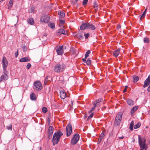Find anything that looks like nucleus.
Returning a JSON list of instances; mask_svg holds the SVG:
<instances>
[{"mask_svg": "<svg viewBox=\"0 0 150 150\" xmlns=\"http://www.w3.org/2000/svg\"><path fill=\"white\" fill-rule=\"evenodd\" d=\"M122 113L121 112H119L117 115L116 118V119L118 120H121V121L122 117Z\"/></svg>", "mask_w": 150, "mask_h": 150, "instance_id": "obj_17", "label": "nucleus"}, {"mask_svg": "<svg viewBox=\"0 0 150 150\" xmlns=\"http://www.w3.org/2000/svg\"><path fill=\"white\" fill-rule=\"evenodd\" d=\"M48 25L49 27L51 28H54L55 27V25L54 23H50Z\"/></svg>", "mask_w": 150, "mask_h": 150, "instance_id": "obj_35", "label": "nucleus"}, {"mask_svg": "<svg viewBox=\"0 0 150 150\" xmlns=\"http://www.w3.org/2000/svg\"><path fill=\"white\" fill-rule=\"evenodd\" d=\"M63 46H60L59 47H56V51L58 55H62L63 53Z\"/></svg>", "mask_w": 150, "mask_h": 150, "instance_id": "obj_7", "label": "nucleus"}, {"mask_svg": "<svg viewBox=\"0 0 150 150\" xmlns=\"http://www.w3.org/2000/svg\"><path fill=\"white\" fill-rule=\"evenodd\" d=\"M71 51L72 52L73 54H74V53L75 52V50L73 48H72L71 49Z\"/></svg>", "mask_w": 150, "mask_h": 150, "instance_id": "obj_44", "label": "nucleus"}, {"mask_svg": "<svg viewBox=\"0 0 150 150\" xmlns=\"http://www.w3.org/2000/svg\"><path fill=\"white\" fill-rule=\"evenodd\" d=\"M121 120H118L116 119V118L115 117V125H118L120 124L121 122Z\"/></svg>", "mask_w": 150, "mask_h": 150, "instance_id": "obj_30", "label": "nucleus"}, {"mask_svg": "<svg viewBox=\"0 0 150 150\" xmlns=\"http://www.w3.org/2000/svg\"><path fill=\"white\" fill-rule=\"evenodd\" d=\"M6 69L5 70H4L3 73L4 75L6 76H8V71H6Z\"/></svg>", "mask_w": 150, "mask_h": 150, "instance_id": "obj_43", "label": "nucleus"}, {"mask_svg": "<svg viewBox=\"0 0 150 150\" xmlns=\"http://www.w3.org/2000/svg\"><path fill=\"white\" fill-rule=\"evenodd\" d=\"M60 96L62 99H65L67 96L66 92L64 91H61L60 92Z\"/></svg>", "mask_w": 150, "mask_h": 150, "instance_id": "obj_12", "label": "nucleus"}, {"mask_svg": "<svg viewBox=\"0 0 150 150\" xmlns=\"http://www.w3.org/2000/svg\"><path fill=\"white\" fill-rule=\"evenodd\" d=\"M12 128V126L11 125H9V126H7V129L8 130H11Z\"/></svg>", "mask_w": 150, "mask_h": 150, "instance_id": "obj_45", "label": "nucleus"}, {"mask_svg": "<svg viewBox=\"0 0 150 150\" xmlns=\"http://www.w3.org/2000/svg\"><path fill=\"white\" fill-rule=\"evenodd\" d=\"M58 14L59 18H63L65 16V13L63 11H59Z\"/></svg>", "mask_w": 150, "mask_h": 150, "instance_id": "obj_20", "label": "nucleus"}, {"mask_svg": "<svg viewBox=\"0 0 150 150\" xmlns=\"http://www.w3.org/2000/svg\"><path fill=\"white\" fill-rule=\"evenodd\" d=\"M30 98L32 100H35L36 99V98L34 93H32L30 94Z\"/></svg>", "mask_w": 150, "mask_h": 150, "instance_id": "obj_24", "label": "nucleus"}, {"mask_svg": "<svg viewBox=\"0 0 150 150\" xmlns=\"http://www.w3.org/2000/svg\"><path fill=\"white\" fill-rule=\"evenodd\" d=\"M141 125V124L140 123H138L137 125H135L134 126V128L135 129H137Z\"/></svg>", "mask_w": 150, "mask_h": 150, "instance_id": "obj_33", "label": "nucleus"}, {"mask_svg": "<svg viewBox=\"0 0 150 150\" xmlns=\"http://www.w3.org/2000/svg\"><path fill=\"white\" fill-rule=\"evenodd\" d=\"M65 68L66 66L64 64L58 63L54 66V70L55 72L59 73L64 71Z\"/></svg>", "mask_w": 150, "mask_h": 150, "instance_id": "obj_2", "label": "nucleus"}, {"mask_svg": "<svg viewBox=\"0 0 150 150\" xmlns=\"http://www.w3.org/2000/svg\"><path fill=\"white\" fill-rule=\"evenodd\" d=\"M134 122L132 121L130 124L129 128L131 131H132L133 130V127L134 125Z\"/></svg>", "mask_w": 150, "mask_h": 150, "instance_id": "obj_28", "label": "nucleus"}, {"mask_svg": "<svg viewBox=\"0 0 150 150\" xmlns=\"http://www.w3.org/2000/svg\"><path fill=\"white\" fill-rule=\"evenodd\" d=\"M89 35H90V34L88 33H87V34H85V33L84 34V36L86 39H87L88 38Z\"/></svg>", "mask_w": 150, "mask_h": 150, "instance_id": "obj_49", "label": "nucleus"}, {"mask_svg": "<svg viewBox=\"0 0 150 150\" xmlns=\"http://www.w3.org/2000/svg\"><path fill=\"white\" fill-rule=\"evenodd\" d=\"M3 70L6 69L7 66L8 64V62L5 57H4L2 60Z\"/></svg>", "mask_w": 150, "mask_h": 150, "instance_id": "obj_9", "label": "nucleus"}, {"mask_svg": "<svg viewBox=\"0 0 150 150\" xmlns=\"http://www.w3.org/2000/svg\"><path fill=\"white\" fill-rule=\"evenodd\" d=\"M42 86L40 81H37L34 83L33 88L34 89L38 90L42 88Z\"/></svg>", "mask_w": 150, "mask_h": 150, "instance_id": "obj_5", "label": "nucleus"}, {"mask_svg": "<svg viewBox=\"0 0 150 150\" xmlns=\"http://www.w3.org/2000/svg\"><path fill=\"white\" fill-rule=\"evenodd\" d=\"M147 10V8H146L145 10L144 11L143 13L144 14H146Z\"/></svg>", "mask_w": 150, "mask_h": 150, "instance_id": "obj_58", "label": "nucleus"}, {"mask_svg": "<svg viewBox=\"0 0 150 150\" xmlns=\"http://www.w3.org/2000/svg\"><path fill=\"white\" fill-rule=\"evenodd\" d=\"M121 28V26L120 25H118L117 26V29H120Z\"/></svg>", "mask_w": 150, "mask_h": 150, "instance_id": "obj_57", "label": "nucleus"}, {"mask_svg": "<svg viewBox=\"0 0 150 150\" xmlns=\"http://www.w3.org/2000/svg\"><path fill=\"white\" fill-rule=\"evenodd\" d=\"M144 41L145 43H147L149 42V40L147 38H144Z\"/></svg>", "mask_w": 150, "mask_h": 150, "instance_id": "obj_41", "label": "nucleus"}, {"mask_svg": "<svg viewBox=\"0 0 150 150\" xmlns=\"http://www.w3.org/2000/svg\"><path fill=\"white\" fill-rule=\"evenodd\" d=\"M27 21L29 24L33 25L34 24V22L33 18H30L27 20Z\"/></svg>", "mask_w": 150, "mask_h": 150, "instance_id": "obj_23", "label": "nucleus"}, {"mask_svg": "<svg viewBox=\"0 0 150 150\" xmlns=\"http://www.w3.org/2000/svg\"><path fill=\"white\" fill-rule=\"evenodd\" d=\"M150 83V74L149 76L145 80L144 84L143 86L144 88L147 86Z\"/></svg>", "mask_w": 150, "mask_h": 150, "instance_id": "obj_10", "label": "nucleus"}, {"mask_svg": "<svg viewBox=\"0 0 150 150\" xmlns=\"http://www.w3.org/2000/svg\"><path fill=\"white\" fill-rule=\"evenodd\" d=\"M138 108V106H136L132 108L131 110V113L132 115L137 110Z\"/></svg>", "mask_w": 150, "mask_h": 150, "instance_id": "obj_21", "label": "nucleus"}, {"mask_svg": "<svg viewBox=\"0 0 150 150\" xmlns=\"http://www.w3.org/2000/svg\"><path fill=\"white\" fill-rule=\"evenodd\" d=\"M139 137V143L140 148V150H146L147 147L145 145V139L143 137L141 138L140 135Z\"/></svg>", "mask_w": 150, "mask_h": 150, "instance_id": "obj_3", "label": "nucleus"}, {"mask_svg": "<svg viewBox=\"0 0 150 150\" xmlns=\"http://www.w3.org/2000/svg\"><path fill=\"white\" fill-rule=\"evenodd\" d=\"M40 40L42 41H45L47 40L46 36L45 35H44L40 38Z\"/></svg>", "mask_w": 150, "mask_h": 150, "instance_id": "obj_34", "label": "nucleus"}, {"mask_svg": "<svg viewBox=\"0 0 150 150\" xmlns=\"http://www.w3.org/2000/svg\"><path fill=\"white\" fill-rule=\"evenodd\" d=\"M101 99H97L93 103V104L95 107L99 106L100 105L99 103L101 101Z\"/></svg>", "mask_w": 150, "mask_h": 150, "instance_id": "obj_13", "label": "nucleus"}, {"mask_svg": "<svg viewBox=\"0 0 150 150\" xmlns=\"http://www.w3.org/2000/svg\"><path fill=\"white\" fill-rule=\"evenodd\" d=\"M35 10V8L34 7L32 6L30 8V9L29 11V12L30 13H32Z\"/></svg>", "mask_w": 150, "mask_h": 150, "instance_id": "obj_37", "label": "nucleus"}, {"mask_svg": "<svg viewBox=\"0 0 150 150\" xmlns=\"http://www.w3.org/2000/svg\"><path fill=\"white\" fill-rule=\"evenodd\" d=\"M79 135L78 134H76L74 136L73 138L71 139V143L74 145L79 140Z\"/></svg>", "mask_w": 150, "mask_h": 150, "instance_id": "obj_4", "label": "nucleus"}, {"mask_svg": "<svg viewBox=\"0 0 150 150\" xmlns=\"http://www.w3.org/2000/svg\"><path fill=\"white\" fill-rule=\"evenodd\" d=\"M88 0H83V5H85L87 4Z\"/></svg>", "mask_w": 150, "mask_h": 150, "instance_id": "obj_47", "label": "nucleus"}, {"mask_svg": "<svg viewBox=\"0 0 150 150\" xmlns=\"http://www.w3.org/2000/svg\"><path fill=\"white\" fill-rule=\"evenodd\" d=\"M75 0L76 1H78V0Z\"/></svg>", "mask_w": 150, "mask_h": 150, "instance_id": "obj_64", "label": "nucleus"}, {"mask_svg": "<svg viewBox=\"0 0 150 150\" xmlns=\"http://www.w3.org/2000/svg\"><path fill=\"white\" fill-rule=\"evenodd\" d=\"M82 60H83V62H86V60L85 59H82Z\"/></svg>", "mask_w": 150, "mask_h": 150, "instance_id": "obj_60", "label": "nucleus"}, {"mask_svg": "<svg viewBox=\"0 0 150 150\" xmlns=\"http://www.w3.org/2000/svg\"><path fill=\"white\" fill-rule=\"evenodd\" d=\"M49 77L48 76H47L45 78V80L44 81V84L45 85H47V82L48 81V79Z\"/></svg>", "mask_w": 150, "mask_h": 150, "instance_id": "obj_38", "label": "nucleus"}, {"mask_svg": "<svg viewBox=\"0 0 150 150\" xmlns=\"http://www.w3.org/2000/svg\"><path fill=\"white\" fill-rule=\"evenodd\" d=\"M105 136V132H103L101 134L100 137L103 138Z\"/></svg>", "mask_w": 150, "mask_h": 150, "instance_id": "obj_46", "label": "nucleus"}, {"mask_svg": "<svg viewBox=\"0 0 150 150\" xmlns=\"http://www.w3.org/2000/svg\"><path fill=\"white\" fill-rule=\"evenodd\" d=\"M4 0H0V2H1L2 1H4Z\"/></svg>", "mask_w": 150, "mask_h": 150, "instance_id": "obj_63", "label": "nucleus"}, {"mask_svg": "<svg viewBox=\"0 0 150 150\" xmlns=\"http://www.w3.org/2000/svg\"><path fill=\"white\" fill-rule=\"evenodd\" d=\"M124 138V137H119V139H123Z\"/></svg>", "mask_w": 150, "mask_h": 150, "instance_id": "obj_61", "label": "nucleus"}, {"mask_svg": "<svg viewBox=\"0 0 150 150\" xmlns=\"http://www.w3.org/2000/svg\"><path fill=\"white\" fill-rule=\"evenodd\" d=\"M8 78V76H4L3 75H2L1 76L0 78V82H1L3 81H6Z\"/></svg>", "mask_w": 150, "mask_h": 150, "instance_id": "obj_19", "label": "nucleus"}, {"mask_svg": "<svg viewBox=\"0 0 150 150\" xmlns=\"http://www.w3.org/2000/svg\"><path fill=\"white\" fill-rule=\"evenodd\" d=\"M65 21L64 20H59V26L60 27H62L63 25L64 24Z\"/></svg>", "mask_w": 150, "mask_h": 150, "instance_id": "obj_29", "label": "nucleus"}, {"mask_svg": "<svg viewBox=\"0 0 150 150\" xmlns=\"http://www.w3.org/2000/svg\"><path fill=\"white\" fill-rule=\"evenodd\" d=\"M87 29L92 30H95L96 29V27L93 24L89 23H87Z\"/></svg>", "mask_w": 150, "mask_h": 150, "instance_id": "obj_11", "label": "nucleus"}, {"mask_svg": "<svg viewBox=\"0 0 150 150\" xmlns=\"http://www.w3.org/2000/svg\"><path fill=\"white\" fill-rule=\"evenodd\" d=\"M64 34L66 35L65 34V30L63 28H61L58 30V32L57 33V35H59L60 34Z\"/></svg>", "mask_w": 150, "mask_h": 150, "instance_id": "obj_16", "label": "nucleus"}, {"mask_svg": "<svg viewBox=\"0 0 150 150\" xmlns=\"http://www.w3.org/2000/svg\"><path fill=\"white\" fill-rule=\"evenodd\" d=\"M127 104L130 105H133L134 103V101L129 99L127 100Z\"/></svg>", "mask_w": 150, "mask_h": 150, "instance_id": "obj_22", "label": "nucleus"}, {"mask_svg": "<svg viewBox=\"0 0 150 150\" xmlns=\"http://www.w3.org/2000/svg\"><path fill=\"white\" fill-rule=\"evenodd\" d=\"M93 116V114H91L88 117V119L92 118Z\"/></svg>", "mask_w": 150, "mask_h": 150, "instance_id": "obj_53", "label": "nucleus"}, {"mask_svg": "<svg viewBox=\"0 0 150 150\" xmlns=\"http://www.w3.org/2000/svg\"><path fill=\"white\" fill-rule=\"evenodd\" d=\"M77 36L78 38L79 39H81L83 38V35L82 33H78L77 35Z\"/></svg>", "mask_w": 150, "mask_h": 150, "instance_id": "obj_27", "label": "nucleus"}, {"mask_svg": "<svg viewBox=\"0 0 150 150\" xmlns=\"http://www.w3.org/2000/svg\"><path fill=\"white\" fill-rule=\"evenodd\" d=\"M63 134V133L60 131H58L54 133L52 139L54 146L58 143L59 141L60 137Z\"/></svg>", "mask_w": 150, "mask_h": 150, "instance_id": "obj_1", "label": "nucleus"}, {"mask_svg": "<svg viewBox=\"0 0 150 150\" xmlns=\"http://www.w3.org/2000/svg\"><path fill=\"white\" fill-rule=\"evenodd\" d=\"M126 91H127V89L125 88L123 91V93L125 92H126Z\"/></svg>", "mask_w": 150, "mask_h": 150, "instance_id": "obj_59", "label": "nucleus"}, {"mask_svg": "<svg viewBox=\"0 0 150 150\" xmlns=\"http://www.w3.org/2000/svg\"><path fill=\"white\" fill-rule=\"evenodd\" d=\"M90 52L89 50H88L87 52H86V54L85 55V58H86L88 56V54H90Z\"/></svg>", "mask_w": 150, "mask_h": 150, "instance_id": "obj_40", "label": "nucleus"}, {"mask_svg": "<svg viewBox=\"0 0 150 150\" xmlns=\"http://www.w3.org/2000/svg\"><path fill=\"white\" fill-rule=\"evenodd\" d=\"M139 80V77L136 76H134L133 77V81L134 82H137Z\"/></svg>", "mask_w": 150, "mask_h": 150, "instance_id": "obj_32", "label": "nucleus"}, {"mask_svg": "<svg viewBox=\"0 0 150 150\" xmlns=\"http://www.w3.org/2000/svg\"><path fill=\"white\" fill-rule=\"evenodd\" d=\"M145 15V14H144L143 13L142 14V16L140 17V20H141L144 17Z\"/></svg>", "mask_w": 150, "mask_h": 150, "instance_id": "obj_52", "label": "nucleus"}, {"mask_svg": "<svg viewBox=\"0 0 150 150\" xmlns=\"http://www.w3.org/2000/svg\"><path fill=\"white\" fill-rule=\"evenodd\" d=\"M54 131V128L52 126H50L48 128V133L53 134Z\"/></svg>", "mask_w": 150, "mask_h": 150, "instance_id": "obj_25", "label": "nucleus"}, {"mask_svg": "<svg viewBox=\"0 0 150 150\" xmlns=\"http://www.w3.org/2000/svg\"><path fill=\"white\" fill-rule=\"evenodd\" d=\"M30 60V58L28 57H25L21 59L19 61L21 62H28Z\"/></svg>", "mask_w": 150, "mask_h": 150, "instance_id": "obj_14", "label": "nucleus"}, {"mask_svg": "<svg viewBox=\"0 0 150 150\" xmlns=\"http://www.w3.org/2000/svg\"><path fill=\"white\" fill-rule=\"evenodd\" d=\"M31 64L30 63H28L26 66L27 68L28 69H29L31 67Z\"/></svg>", "mask_w": 150, "mask_h": 150, "instance_id": "obj_48", "label": "nucleus"}, {"mask_svg": "<svg viewBox=\"0 0 150 150\" xmlns=\"http://www.w3.org/2000/svg\"><path fill=\"white\" fill-rule=\"evenodd\" d=\"M103 138L102 137H99L98 140V142L99 143H100L101 142L103 139Z\"/></svg>", "mask_w": 150, "mask_h": 150, "instance_id": "obj_50", "label": "nucleus"}, {"mask_svg": "<svg viewBox=\"0 0 150 150\" xmlns=\"http://www.w3.org/2000/svg\"><path fill=\"white\" fill-rule=\"evenodd\" d=\"M18 55V51L17 50L16 52L15 53V56L16 57H17Z\"/></svg>", "mask_w": 150, "mask_h": 150, "instance_id": "obj_54", "label": "nucleus"}, {"mask_svg": "<svg viewBox=\"0 0 150 150\" xmlns=\"http://www.w3.org/2000/svg\"><path fill=\"white\" fill-rule=\"evenodd\" d=\"M147 91L149 92H150V84L149 85V86L148 87V88L147 89Z\"/></svg>", "mask_w": 150, "mask_h": 150, "instance_id": "obj_55", "label": "nucleus"}, {"mask_svg": "<svg viewBox=\"0 0 150 150\" xmlns=\"http://www.w3.org/2000/svg\"><path fill=\"white\" fill-rule=\"evenodd\" d=\"M120 52V49H118L117 50H115L113 53V56L115 57H117Z\"/></svg>", "mask_w": 150, "mask_h": 150, "instance_id": "obj_15", "label": "nucleus"}, {"mask_svg": "<svg viewBox=\"0 0 150 150\" xmlns=\"http://www.w3.org/2000/svg\"><path fill=\"white\" fill-rule=\"evenodd\" d=\"M87 23H85L82 24L80 26V28L81 30H84L85 29H87Z\"/></svg>", "mask_w": 150, "mask_h": 150, "instance_id": "obj_18", "label": "nucleus"}, {"mask_svg": "<svg viewBox=\"0 0 150 150\" xmlns=\"http://www.w3.org/2000/svg\"><path fill=\"white\" fill-rule=\"evenodd\" d=\"M127 87H128V86H125V88L127 89Z\"/></svg>", "mask_w": 150, "mask_h": 150, "instance_id": "obj_62", "label": "nucleus"}, {"mask_svg": "<svg viewBox=\"0 0 150 150\" xmlns=\"http://www.w3.org/2000/svg\"><path fill=\"white\" fill-rule=\"evenodd\" d=\"M93 7L95 8L96 12L98 11V6L96 2H94L93 3Z\"/></svg>", "mask_w": 150, "mask_h": 150, "instance_id": "obj_26", "label": "nucleus"}, {"mask_svg": "<svg viewBox=\"0 0 150 150\" xmlns=\"http://www.w3.org/2000/svg\"><path fill=\"white\" fill-rule=\"evenodd\" d=\"M67 135L69 136L72 132V127L71 125H68L66 127Z\"/></svg>", "mask_w": 150, "mask_h": 150, "instance_id": "obj_8", "label": "nucleus"}, {"mask_svg": "<svg viewBox=\"0 0 150 150\" xmlns=\"http://www.w3.org/2000/svg\"><path fill=\"white\" fill-rule=\"evenodd\" d=\"M48 137L49 139H50L52 138V134H50V133H48Z\"/></svg>", "mask_w": 150, "mask_h": 150, "instance_id": "obj_51", "label": "nucleus"}, {"mask_svg": "<svg viewBox=\"0 0 150 150\" xmlns=\"http://www.w3.org/2000/svg\"><path fill=\"white\" fill-rule=\"evenodd\" d=\"M42 111L44 113H46L47 111V109L46 107H44L42 108Z\"/></svg>", "mask_w": 150, "mask_h": 150, "instance_id": "obj_39", "label": "nucleus"}, {"mask_svg": "<svg viewBox=\"0 0 150 150\" xmlns=\"http://www.w3.org/2000/svg\"><path fill=\"white\" fill-rule=\"evenodd\" d=\"M50 19V17L47 15H43L42 16L40 19V22H44L45 23H47L48 22Z\"/></svg>", "mask_w": 150, "mask_h": 150, "instance_id": "obj_6", "label": "nucleus"}, {"mask_svg": "<svg viewBox=\"0 0 150 150\" xmlns=\"http://www.w3.org/2000/svg\"><path fill=\"white\" fill-rule=\"evenodd\" d=\"M73 101L72 100H71V104H70L69 105L68 108H70V109H71L73 108L72 105H73Z\"/></svg>", "mask_w": 150, "mask_h": 150, "instance_id": "obj_36", "label": "nucleus"}, {"mask_svg": "<svg viewBox=\"0 0 150 150\" xmlns=\"http://www.w3.org/2000/svg\"><path fill=\"white\" fill-rule=\"evenodd\" d=\"M95 107V106H94V107H93L91 109V111H93L95 109V107Z\"/></svg>", "mask_w": 150, "mask_h": 150, "instance_id": "obj_56", "label": "nucleus"}, {"mask_svg": "<svg viewBox=\"0 0 150 150\" xmlns=\"http://www.w3.org/2000/svg\"><path fill=\"white\" fill-rule=\"evenodd\" d=\"M86 63L88 65H90L91 63V61L90 59H88L86 61Z\"/></svg>", "mask_w": 150, "mask_h": 150, "instance_id": "obj_42", "label": "nucleus"}, {"mask_svg": "<svg viewBox=\"0 0 150 150\" xmlns=\"http://www.w3.org/2000/svg\"><path fill=\"white\" fill-rule=\"evenodd\" d=\"M13 1V0H10V1L9 2L8 4V8L11 7V6H12Z\"/></svg>", "mask_w": 150, "mask_h": 150, "instance_id": "obj_31", "label": "nucleus"}]
</instances>
